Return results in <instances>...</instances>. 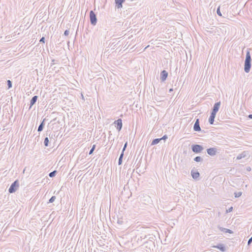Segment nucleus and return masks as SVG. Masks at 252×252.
<instances>
[{"label": "nucleus", "mask_w": 252, "mask_h": 252, "mask_svg": "<svg viewBox=\"0 0 252 252\" xmlns=\"http://www.w3.org/2000/svg\"><path fill=\"white\" fill-rule=\"evenodd\" d=\"M242 195V192H236L234 193V195L235 197H239Z\"/></svg>", "instance_id": "nucleus-27"}, {"label": "nucleus", "mask_w": 252, "mask_h": 252, "mask_svg": "<svg viewBox=\"0 0 252 252\" xmlns=\"http://www.w3.org/2000/svg\"><path fill=\"white\" fill-rule=\"evenodd\" d=\"M125 0H115V6L117 8H121L123 7V3L125 2Z\"/></svg>", "instance_id": "nucleus-10"}, {"label": "nucleus", "mask_w": 252, "mask_h": 252, "mask_svg": "<svg viewBox=\"0 0 252 252\" xmlns=\"http://www.w3.org/2000/svg\"><path fill=\"white\" fill-rule=\"evenodd\" d=\"M207 154L211 156H214L216 155L217 151L216 148H210L207 149Z\"/></svg>", "instance_id": "nucleus-8"}, {"label": "nucleus", "mask_w": 252, "mask_h": 252, "mask_svg": "<svg viewBox=\"0 0 252 252\" xmlns=\"http://www.w3.org/2000/svg\"><path fill=\"white\" fill-rule=\"evenodd\" d=\"M46 135L49 136L50 138H53V136H55V135L51 134V132L50 130H47L46 132Z\"/></svg>", "instance_id": "nucleus-22"}, {"label": "nucleus", "mask_w": 252, "mask_h": 252, "mask_svg": "<svg viewBox=\"0 0 252 252\" xmlns=\"http://www.w3.org/2000/svg\"><path fill=\"white\" fill-rule=\"evenodd\" d=\"M118 223L120 224H122V223H123V221L122 220H118V221H117Z\"/></svg>", "instance_id": "nucleus-35"}, {"label": "nucleus", "mask_w": 252, "mask_h": 252, "mask_svg": "<svg viewBox=\"0 0 252 252\" xmlns=\"http://www.w3.org/2000/svg\"><path fill=\"white\" fill-rule=\"evenodd\" d=\"M19 186V181L18 180H15L12 183L8 189V192L10 193L15 192L18 189Z\"/></svg>", "instance_id": "nucleus-2"}, {"label": "nucleus", "mask_w": 252, "mask_h": 252, "mask_svg": "<svg viewBox=\"0 0 252 252\" xmlns=\"http://www.w3.org/2000/svg\"><path fill=\"white\" fill-rule=\"evenodd\" d=\"M247 152L244 151L241 154L238 155V156L236 158V159L238 160L241 159L242 158H244L247 156Z\"/></svg>", "instance_id": "nucleus-17"}, {"label": "nucleus", "mask_w": 252, "mask_h": 252, "mask_svg": "<svg viewBox=\"0 0 252 252\" xmlns=\"http://www.w3.org/2000/svg\"><path fill=\"white\" fill-rule=\"evenodd\" d=\"M251 49H248L246 55V58L244 62V71L246 73H249L251 70L252 66V59L250 54Z\"/></svg>", "instance_id": "nucleus-1"}, {"label": "nucleus", "mask_w": 252, "mask_h": 252, "mask_svg": "<svg viewBox=\"0 0 252 252\" xmlns=\"http://www.w3.org/2000/svg\"><path fill=\"white\" fill-rule=\"evenodd\" d=\"M55 60L53 59V60H52V62L54 63V62H55Z\"/></svg>", "instance_id": "nucleus-39"}, {"label": "nucleus", "mask_w": 252, "mask_h": 252, "mask_svg": "<svg viewBox=\"0 0 252 252\" xmlns=\"http://www.w3.org/2000/svg\"><path fill=\"white\" fill-rule=\"evenodd\" d=\"M193 130L195 131H201V128L199 125V120L197 119L193 126Z\"/></svg>", "instance_id": "nucleus-9"}, {"label": "nucleus", "mask_w": 252, "mask_h": 252, "mask_svg": "<svg viewBox=\"0 0 252 252\" xmlns=\"http://www.w3.org/2000/svg\"><path fill=\"white\" fill-rule=\"evenodd\" d=\"M90 20L91 25L95 26L97 23L96 16L95 13L91 10L90 12Z\"/></svg>", "instance_id": "nucleus-4"}, {"label": "nucleus", "mask_w": 252, "mask_h": 252, "mask_svg": "<svg viewBox=\"0 0 252 252\" xmlns=\"http://www.w3.org/2000/svg\"><path fill=\"white\" fill-rule=\"evenodd\" d=\"M193 160L196 162H200L203 160V158L201 157L197 156L194 158Z\"/></svg>", "instance_id": "nucleus-20"}, {"label": "nucleus", "mask_w": 252, "mask_h": 252, "mask_svg": "<svg viewBox=\"0 0 252 252\" xmlns=\"http://www.w3.org/2000/svg\"><path fill=\"white\" fill-rule=\"evenodd\" d=\"M167 136L166 135H163L161 138H160L161 139V140H166V139H167Z\"/></svg>", "instance_id": "nucleus-31"}, {"label": "nucleus", "mask_w": 252, "mask_h": 252, "mask_svg": "<svg viewBox=\"0 0 252 252\" xmlns=\"http://www.w3.org/2000/svg\"><path fill=\"white\" fill-rule=\"evenodd\" d=\"M49 140L48 138V137L45 138L44 140V146L45 147H48L49 146Z\"/></svg>", "instance_id": "nucleus-21"}, {"label": "nucleus", "mask_w": 252, "mask_h": 252, "mask_svg": "<svg viewBox=\"0 0 252 252\" xmlns=\"http://www.w3.org/2000/svg\"><path fill=\"white\" fill-rule=\"evenodd\" d=\"M160 141H161V139L160 138H156V139H154L152 141L151 145H156V144H158Z\"/></svg>", "instance_id": "nucleus-19"}, {"label": "nucleus", "mask_w": 252, "mask_h": 252, "mask_svg": "<svg viewBox=\"0 0 252 252\" xmlns=\"http://www.w3.org/2000/svg\"><path fill=\"white\" fill-rule=\"evenodd\" d=\"M39 42H41V43H44V42H45V37H42L40 39Z\"/></svg>", "instance_id": "nucleus-33"}, {"label": "nucleus", "mask_w": 252, "mask_h": 252, "mask_svg": "<svg viewBox=\"0 0 252 252\" xmlns=\"http://www.w3.org/2000/svg\"><path fill=\"white\" fill-rule=\"evenodd\" d=\"M247 170L250 171L251 170V168L250 167H247Z\"/></svg>", "instance_id": "nucleus-36"}, {"label": "nucleus", "mask_w": 252, "mask_h": 252, "mask_svg": "<svg viewBox=\"0 0 252 252\" xmlns=\"http://www.w3.org/2000/svg\"><path fill=\"white\" fill-rule=\"evenodd\" d=\"M69 31L68 30H66L64 32V36H67L69 34Z\"/></svg>", "instance_id": "nucleus-30"}, {"label": "nucleus", "mask_w": 252, "mask_h": 252, "mask_svg": "<svg viewBox=\"0 0 252 252\" xmlns=\"http://www.w3.org/2000/svg\"><path fill=\"white\" fill-rule=\"evenodd\" d=\"M215 247L219 249L221 252H224L226 251L225 246L223 244H219L217 246H215Z\"/></svg>", "instance_id": "nucleus-14"}, {"label": "nucleus", "mask_w": 252, "mask_h": 252, "mask_svg": "<svg viewBox=\"0 0 252 252\" xmlns=\"http://www.w3.org/2000/svg\"><path fill=\"white\" fill-rule=\"evenodd\" d=\"M95 145H94L91 149L90 150V152H89V155H91L93 153L94 151L95 150Z\"/></svg>", "instance_id": "nucleus-26"}, {"label": "nucleus", "mask_w": 252, "mask_h": 252, "mask_svg": "<svg viewBox=\"0 0 252 252\" xmlns=\"http://www.w3.org/2000/svg\"><path fill=\"white\" fill-rule=\"evenodd\" d=\"M127 142H126L125 145H124V146L123 148V150H122V152H123V153H124V151L126 150V147H127Z\"/></svg>", "instance_id": "nucleus-29"}, {"label": "nucleus", "mask_w": 252, "mask_h": 252, "mask_svg": "<svg viewBox=\"0 0 252 252\" xmlns=\"http://www.w3.org/2000/svg\"><path fill=\"white\" fill-rule=\"evenodd\" d=\"M218 228L222 232H224V233H229V234H232L233 233V232L230 230V229H227V228H223L222 227H221L220 226H218Z\"/></svg>", "instance_id": "nucleus-11"}, {"label": "nucleus", "mask_w": 252, "mask_h": 252, "mask_svg": "<svg viewBox=\"0 0 252 252\" xmlns=\"http://www.w3.org/2000/svg\"><path fill=\"white\" fill-rule=\"evenodd\" d=\"M45 119H44L43 121L40 123L39 126H38L37 131L38 132H40L43 130V129L44 128V125H45Z\"/></svg>", "instance_id": "nucleus-16"}, {"label": "nucleus", "mask_w": 252, "mask_h": 252, "mask_svg": "<svg viewBox=\"0 0 252 252\" xmlns=\"http://www.w3.org/2000/svg\"><path fill=\"white\" fill-rule=\"evenodd\" d=\"M191 175L193 179H197L200 176V174L198 171L194 172L193 170L191 171Z\"/></svg>", "instance_id": "nucleus-15"}, {"label": "nucleus", "mask_w": 252, "mask_h": 252, "mask_svg": "<svg viewBox=\"0 0 252 252\" xmlns=\"http://www.w3.org/2000/svg\"><path fill=\"white\" fill-rule=\"evenodd\" d=\"M220 101L217 102L215 103L214 105L213 108L212 110V113L217 114V113L218 112L220 105Z\"/></svg>", "instance_id": "nucleus-7"}, {"label": "nucleus", "mask_w": 252, "mask_h": 252, "mask_svg": "<svg viewBox=\"0 0 252 252\" xmlns=\"http://www.w3.org/2000/svg\"><path fill=\"white\" fill-rule=\"evenodd\" d=\"M167 76L168 72L166 70H163L161 71L160 74V79L161 81L164 82V81H165Z\"/></svg>", "instance_id": "nucleus-5"}, {"label": "nucleus", "mask_w": 252, "mask_h": 252, "mask_svg": "<svg viewBox=\"0 0 252 252\" xmlns=\"http://www.w3.org/2000/svg\"><path fill=\"white\" fill-rule=\"evenodd\" d=\"M248 118L251 119H252V114H250L249 116H248Z\"/></svg>", "instance_id": "nucleus-37"}, {"label": "nucleus", "mask_w": 252, "mask_h": 252, "mask_svg": "<svg viewBox=\"0 0 252 252\" xmlns=\"http://www.w3.org/2000/svg\"><path fill=\"white\" fill-rule=\"evenodd\" d=\"M124 155V153H123V152H122L119 157V160H118V165H119L122 164V163L123 158Z\"/></svg>", "instance_id": "nucleus-18"}, {"label": "nucleus", "mask_w": 252, "mask_h": 252, "mask_svg": "<svg viewBox=\"0 0 252 252\" xmlns=\"http://www.w3.org/2000/svg\"><path fill=\"white\" fill-rule=\"evenodd\" d=\"M57 174V171L54 170L49 174V176L51 178H53L56 176Z\"/></svg>", "instance_id": "nucleus-23"}, {"label": "nucleus", "mask_w": 252, "mask_h": 252, "mask_svg": "<svg viewBox=\"0 0 252 252\" xmlns=\"http://www.w3.org/2000/svg\"><path fill=\"white\" fill-rule=\"evenodd\" d=\"M217 13L220 16H222L221 13L220 11V6H219L217 9Z\"/></svg>", "instance_id": "nucleus-28"}, {"label": "nucleus", "mask_w": 252, "mask_h": 252, "mask_svg": "<svg viewBox=\"0 0 252 252\" xmlns=\"http://www.w3.org/2000/svg\"><path fill=\"white\" fill-rule=\"evenodd\" d=\"M7 83L8 89H9L12 86V83L9 80H7Z\"/></svg>", "instance_id": "nucleus-25"}, {"label": "nucleus", "mask_w": 252, "mask_h": 252, "mask_svg": "<svg viewBox=\"0 0 252 252\" xmlns=\"http://www.w3.org/2000/svg\"><path fill=\"white\" fill-rule=\"evenodd\" d=\"M38 98V96L35 95L33 96L30 100V108H31L36 102Z\"/></svg>", "instance_id": "nucleus-12"}, {"label": "nucleus", "mask_w": 252, "mask_h": 252, "mask_svg": "<svg viewBox=\"0 0 252 252\" xmlns=\"http://www.w3.org/2000/svg\"><path fill=\"white\" fill-rule=\"evenodd\" d=\"M114 124L117 125L116 126V128L119 131L122 129V126H123V123H122V120L121 119H119L117 120H116L114 122Z\"/></svg>", "instance_id": "nucleus-6"}, {"label": "nucleus", "mask_w": 252, "mask_h": 252, "mask_svg": "<svg viewBox=\"0 0 252 252\" xmlns=\"http://www.w3.org/2000/svg\"><path fill=\"white\" fill-rule=\"evenodd\" d=\"M191 148L192 152L196 154L201 153L204 149L203 146L199 144H193Z\"/></svg>", "instance_id": "nucleus-3"}, {"label": "nucleus", "mask_w": 252, "mask_h": 252, "mask_svg": "<svg viewBox=\"0 0 252 252\" xmlns=\"http://www.w3.org/2000/svg\"><path fill=\"white\" fill-rule=\"evenodd\" d=\"M233 210V207H230L228 210L227 211V212H230L232 211Z\"/></svg>", "instance_id": "nucleus-34"}, {"label": "nucleus", "mask_w": 252, "mask_h": 252, "mask_svg": "<svg viewBox=\"0 0 252 252\" xmlns=\"http://www.w3.org/2000/svg\"><path fill=\"white\" fill-rule=\"evenodd\" d=\"M216 115V114L211 112L210 117L209 118V123H210V124L213 125L214 124V119L215 118Z\"/></svg>", "instance_id": "nucleus-13"}, {"label": "nucleus", "mask_w": 252, "mask_h": 252, "mask_svg": "<svg viewBox=\"0 0 252 252\" xmlns=\"http://www.w3.org/2000/svg\"><path fill=\"white\" fill-rule=\"evenodd\" d=\"M252 242V236L249 239L248 242V245H250Z\"/></svg>", "instance_id": "nucleus-32"}, {"label": "nucleus", "mask_w": 252, "mask_h": 252, "mask_svg": "<svg viewBox=\"0 0 252 252\" xmlns=\"http://www.w3.org/2000/svg\"><path fill=\"white\" fill-rule=\"evenodd\" d=\"M56 197L55 196H52L49 200L48 203H53L56 199Z\"/></svg>", "instance_id": "nucleus-24"}, {"label": "nucleus", "mask_w": 252, "mask_h": 252, "mask_svg": "<svg viewBox=\"0 0 252 252\" xmlns=\"http://www.w3.org/2000/svg\"><path fill=\"white\" fill-rule=\"evenodd\" d=\"M173 91V89L172 88L170 89L169 90V93H171Z\"/></svg>", "instance_id": "nucleus-38"}]
</instances>
